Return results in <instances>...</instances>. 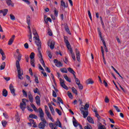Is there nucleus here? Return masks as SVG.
I'll return each instance as SVG.
<instances>
[{
	"instance_id": "41",
	"label": "nucleus",
	"mask_w": 129,
	"mask_h": 129,
	"mask_svg": "<svg viewBox=\"0 0 129 129\" xmlns=\"http://www.w3.org/2000/svg\"><path fill=\"white\" fill-rule=\"evenodd\" d=\"M49 109L50 110L51 114H52V115H55V111L54 110V108H53V107L49 108Z\"/></svg>"
},
{
	"instance_id": "18",
	"label": "nucleus",
	"mask_w": 129,
	"mask_h": 129,
	"mask_svg": "<svg viewBox=\"0 0 129 129\" xmlns=\"http://www.w3.org/2000/svg\"><path fill=\"white\" fill-rule=\"evenodd\" d=\"M54 125H56V126H59V127H62V124H61V122L59 119H57L56 121L54 123Z\"/></svg>"
},
{
	"instance_id": "4",
	"label": "nucleus",
	"mask_w": 129,
	"mask_h": 129,
	"mask_svg": "<svg viewBox=\"0 0 129 129\" xmlns=\"http://www.w3.org/2000/svg\"><path fill=\"white\" fill-rule=\"evenodd\" d=\"M35 44L38 47V56L39 58H42V57H43L42 55V52H41V49H42V43L41 42V41L40 40V38H39V37H36V38H35Z\"/></svg>"
},
{
	"instance_id": "31",
	"label": "nucleus",
	"mask_w": 129,
	"mask_h": 129,
	"mask_svg": "<svg viewBox=\"0 0 129 129\" xmlns=\"http://www.w3.org/2000/svg\"><path fill=\"white\" fill-rule=\"evenodd\" d=\"M63 77L67 81H68V82H70V83L71 82V80L69 79V78H68V76H67V75H64Z\"/></svg>"
},
{
	"instance_id": "1",
	"label": "nucleus",
	"mask_w": 129,
	"mask_h": 129,
	"mask_svg": "<svg viewBox=\"0 0 129 129\" xmlns=\"http://www.w3.org/2000/svg\"><path fill=\"white\" fill-rule=\"evenodd\" d=\"M16 53L18 54L17 57L18 60L16 61V66L18 72V76L16 77V79L19 78V79H20V80H23V79H24V78L23 77V75H24V72L23 71L21 70V67L20 66V61L22 59V54L20 53L19 49H17Z\"/></svg>"
},
{
	"instance_id": "57",
	"label": "nucleus",
	"mask_w": 129,
	"mask_h": 129,
	"mask_svg": "<svg viewBox=\"0 0 129 129\" xmlns=\"http://www.w3.org/2000/svg\"><path fill=\"white\" fill-rule=\"evenodd\" d=\"M100 39H101V40L103 45H106V43H105V41H104V39H103V38H102V36L100 37Z\"/></svg>"
},
{
	"instance_id": "32",
	"label": "nucleus",
	"mask_w": 129,
	"mask_h": 129,
	"mask_svg": "<svg viewBox=\"0 0 129 129\" xmlns=\"http://www.w3.org/2000/svg\"><path fill=\"white\" fill-rule=\"evenodd\" d=\"M73 122L75 127H77V126H78V125L80 124L79 123H78V122H77V121L76 120H74Z\"/></svg>"
},
{
	"instance_id": "49",
	"label": "nucleus",
	"mask_w": 129,
	"mask_h": 129,
	"mask_svg": "<svg viewBox=\"0 0 129 129\" xmlns=\"http://www.w3.org/2000/svg\"><path fill=\"white\" fill-rule=\"evenodd\" d=\"M57 100H58V101H59V102H60L61 104H63V100H62V99H61L60 97H57Z\"/></svg>"
},
{
	"instance_id": "39",
	"label": "nucleus",
	"mask_w": 129,
	"mask_h": 129,
	"mask_svg": "<svg viewBox=\"0 0 129 129\" xmlns=\"http://www.w3.org/2000/svg\"><path fill=\"white\" fill-rule=\"evenodd\" d=\"M64 28L66 32H67L68 33H69V32H70V30L69 29V28L68 27V26L67 25V24L64 25Z\"/></svg>"
},
{
	"instance_id": "26",
	"label": "nucleus",
	"mask_w": 129,
	"mask_h": 129,
	"mask_svg": "<svg viewBox=\"0 0 129 129\" xmlns=\"http://www.w3.org/2000/svg\"><path fill=\"white\" fill-rule=\"evenodd\" d=\"M82 113L83 114L84 118H86V117H87V116H88V111H84L82 112Z\"/></svg>"
},
{
	"instance_id": "12",
	"label": "nucleus",
	"mask_w": 129,
	"mask_h": 129,
	"mask_svg": "<svg viewBox=\"0 0 129 129\" xmlns=\"http://www.w3.org/2000/svg\"><path fill=\"white\" fill-rule=\"evenodd\" d=\"M27 106V104L24 102H22L20 103V107L22 110L24 111L25 109H26V107Z\"/></svg>"
},
{
	"instance_id": "22",
	"label": "nucleus",
	"mask_w": 129,
	"mask_h": 129,
	"mask_svg": "<svg viewBox=\"0 0 129 129\" xmlns=\"http://www.w3.org/2000/svg\"><path fill=\"white\" fill-rule=\"evenodd\" d=\"M6 3L9 6L14 7V3L12 2V0H7Z\"/></svg>"
},
{
	"instance_id": "36",
	"label": "nucleus",
	"mask_w": 129,
	"mask_h": 129,
	"mask_svg": "<svg viewBox=\"0 0 129 129\" xmlns=\"http://www.w3.org/2000/svg\"><path fill=\"white\" fill-rule=\"evenodd\" d=\"M6 67V62H4L2 63V64L1 66V70H4L5 69V68Z\"/></svg>"
},
{
	"instance_id": "50",
	"label": "nucleus",
	"mask_w": 129,
	"mask_h": 129,
	"mask_svg": "<svg viewBox=\"0 0 129 129\" xmlns=\"http://www.w3.org/2000/svg\"><path fill=\"white\" fill-rule=\"evenodd\" d=\"M78 86L79 89H80L81 90H82V89H83V86H82V84H79Z\"/></svg>"
},
{
	"instance_id": "64",
	"label": "nucleus",
	"mask_w": 129,
	"mask_h": 129,
	"mask_svg": "<svg viewBox=\"0 0 129 129\" xmlns=\"http://www.w3.org/2000/svg\"><path fill=\"white\" fill-rule=\"evenodd\" d=\"M54 15L55 16H58V11L56 10V8H54Z\"/></svg>"
},
{
	"instance_id": "46",
	"label": "nucleus",
	"mask_w": 129,
	"mask_h": 129,
	"mask_svg": "<svg viewBox=\"0 0 129 129\" xmlns=\"http://www.w3.org/2000/svg\"><path fill=\"white\" fill-rule=\"evenodd\" d=\"M34 78H35L36 83L37 84L39 83V80L38 79V77L35 75H34Z\"/></svg>"
},
{
	"instance_id": "17",
	"label": "nucleus",
	"mask_w": 129,
	"mask_h": 129,
	"mask_svg": "<svg viewBox=\"0 0 129 129\" xmlns=\"http://www.w3.org/2000/svg\"><path fill=\"white\" fill-rule=\"evenodd\" d=\"M35 100L37 105H41V100L40 99V97L39 96H36Z\"/></svg>"
},
{
	"instance_id": "16",
	"label": "nucleus",
	"mask_w": 129,
	"mask_h": 129,
	"mask_svg": "<svg viewBox=\"0 0 129 129\" xmlns=\"http://www.w3.org/2000/svg\"><path fill=\"white\" fill-rule=\"evenodd\" d=\"M28 98L29 99V101L31 103H33V95H32V93L31 92H28Z\"/></svg>"
},
{
	"instance_id": "8",
	"label": "nucleus",
	"mask_w": 129,
	"mask_h": 129,
	"mask_svg": "<svg viewBox=\"0 0 129 129\" xmlns=\"http://www.w3.org/2000/svg\"><path fill=\"white\" fill-rule=\"evenodd\" d=\"M60 84L61 87H63L64 89H68V87L65 85V82L64 80L62 79L61 78L59 79Z\"/></svg>"
},
{
	"instance_id": "52",
	"label": "nucleus",
	"mask_w": 129,
	"mask_h": 129,
	"mask_svg": "<svg viewBox=\"0 0 129 129\" xmlns=\"http://www.w3.org/2000/svg\"><path fill=\"white\" fill-rule=\"evenodd\" d=\"M85 129H92V127H91V126L90 125H87V126H85L84 127Z\"/></svg>"
},
{
	"instance_id": "19",
	"label": "nucleus",
	"mask_w": 129,
	"mask_h": 129,
	"mask_svg": "<svg viewBox=\"0 0 129 129\" xmlns=\"http://www.w3.org/2000/svg\"><path fill=\"white\" fill-rule=\"evenodd\" d=\"M33 34L35 36L33 38L34 39H36V38H39V35H38V33L37 32V30L35 29H33Z\"/></svg>"
},
{
	"instance_id": "53",
	"label": "nucleus",
	"mask_w": 129,
	"mask_h": 129,
	"mask_svg": "<svg viewBox=\"0 0 129 129\" xmlns=\"http://www.w3.org/2000/svg\"><path fill=\"white\" fill-rule=\"evenodd\" d=\"M89 108V104H86L84 106V110H86L88 108Z\"/></svg>"
},
{
	"instance_id": "6",
	"label": "nucleus",
	"mask_w": 129,
	"mask_h": 129,
	"mask_svg": "<svg viewBox=\"0 0 129 129\" xmlns=\"http://www.w3.org/2000/svg\"><path fill=\"white\" fill-rule=\"evenodd\" d=\"M40 63L42 64L43 67L45 68V71L46 72H48V73H50L51 72V70L49 69V68L46 67V64H45V62H44V60L43 59V56L41 57H39Z\"/></svg>"
},
{
	"instance_id": "3",
	"label": "nucleus",
	"mask_w": 129,
	"mask_h": 129,
	"mask_svg": "<svg viewBox=\"0 0 129 129\" xmlns=\"http://www.w3.org/2000/svg\"><path fill=\"white\" fill-rule=\"evenodd\" d=\"M64 42L67 46V48L70 51L71 54H72V58L75 61L76 58H75V54L73 53V50L71 47V45H70V42L68 41L67 37L64 36Z\"/></svg>"
},
{
	"instance_id": "47",
	"label": "nucleus",
	"mask_w": 129,
	"mask_h": 129,
	"mask_svg": "<svg viewBox=\"0 0 129 129\" xmlns=\"http://www.w3.org/2000/svg\"><path fill=\"white\" fill-rule=\"evenodd\" d=\"M113 107L115 108V109H116V111L117 112H120V110H119V109H118V107L115 105H113Z\"/></svg>"
},
{
	"instance_id": "62",
	"label": "nucleus",
	"mask_w": 129,
	"mask_h": 129,
	"mask_svg": "<svg viewBox=\"0 0 129 129\" xmlns=\"http://www.w3.org/2000/svg\"><path fill=\"white\" fill-rule=\"evenodd\" d=\"M109 113H110V115H111V116H113V115H114V114H113V112H112L111 110H110L109 111Z\"/></svg>"
},
{
	"instance_id": "20",
	"label": "nucleus",
	"mask_w": 129,
	"mask_h": 129,
	"mask_svg": "<svg viewBox=\"0 0 129 129\" xmlns=\"http://www.w3.org/2000/svg\"><path fill=\"white\" fill-rule=\"evenodd\" d=\"M87 119L88 120V121L89 122H90V123H92L93 124H94V120H93V119H92V118L90 116H88L87 118Z\"/></svg>"
},
{
	"instance_id": "27",
	"label": "nucleus",
	"mask_w": 129,
	"mask_h": 129,
	"mask_svg": "<svg viewBox=\"0 0 129 129\" xmlns=\"http://www.w3.org/2000/svg\"><path fill=\"white\" fill-rule=\"evenodd\" d=\"M44 22L46 24H48V22L49 23H52V20L50 18L47 17L46 19L44 20Z\"/></svg>"
},
{
	"instance_id": "10",
	"label": "nucleus",
	"mask_w": 129,
	"mask_h": 129,
	"mask_svg": "<svg viewBox=\"0 0 129 129\" xmlns=\"http://www.w3.org/2000/svg\"><path fill=\"white\" fill-rule=\"evenodd\" d=\"M54 63H55V65L57 67H62L63 66V64L61 61H58V59H54Z\"/></svg>"
},
{
	"instance_id": "7",
	"label": "nucleus",
	"mask_w": 129,
	"mask_h": 129,
	"mask_svg": "<svg viewBox=\"0 0 129 129\" xmlns=\"http://www.w3.org/2000/svg\"><path fill=\"white\" fill-rule=\"evenodd\" d=\"M11 93L13 94V96H16V90H15V88L13 85V84H11L9 87Z\"/></svg>"
},
{
	"instance_id": "2",
	"label": "nucleus",
	"mask_w": 129,
	"mask_h": 129,
	"mask_svg": "<svg viewBox=\"0 0 129 129\" xmlns=\"http://www.w3.org/2000/svg\"><path fill=\"white\" fill-rule=\"evenodd\" d=\"M39 112V116L40 118V120L42 122H40L38 125V128L43 129L44 127H46V124H47V121L46 119L44 118V111H43V109L41 108H38Z\"/></svg>"
},
{
	"instance_id": "51",
	"label": "nucleus",
	"mask_w": 129,
	"mask_h": 129,
	"mask_svg": "<svg viewBox=\"0 0 129 129\" xmlns=\"http://www.w3.org/2000/svg\"><path fill=\"white\" fill-rule=\"evenodd\" d=\"M97 30H98V32L100 38L102 37V35L101 34V32L100 31V29H99V28H98Z\"/></svg>"
},
{
	"instance_id": "63",
	"label": "nucleus",
	"mask_w": 129,
	"mask_h": 129,
	"mask_svg": "<svg viewBox=\"0 0 129 129\" xmlns=\"http://www.w3.org/2000/svg\"><path fill=\"white\" fill-rule=\"evenodd\" d=\"M99 129H106V128H105V126L104 125H100L99 127Z\"/></svg>"
},
{
	"instance_id": "33",
	"label": "nucleus",
	"mask_w": 129,
	"mask_h": 129,
	"mask_svg": "<svg viewBox=\"0 0 129 129\" xmlns=\"http://www.w3.org/2000/svg\"><path fill=\"white\" fill-rule=\"evenodd\" d=\"M68 71H69L70 73H71L72 74H74V73H75L74 70H73V69H72V68H68Z\"/></svg>"
},
{
	"instance_id": "21",
	"label": "nucleus",
	"mask_w": 129,
	"mask_h": 129,
	"mask_svg": "<svg viewBox=\"0 0 129 129\" xmlns=\"http://www.w3.org/2000/svg\"><path fill=\"white\" fill-rule=\"evenodd\" d=\"M86 84H93L94 82L92 80V79H89L86 82Z\"/></svg>"
},
{
	"instance_id": "30",
	"label": "nucleus",
	"mask_w": 129,
	"mask_h": 129,
	"mask_svg": "<svg viewBox=\"0 0 129 129\" xmlns=\"http://www.w3.org/2000/svg\"><path fill=\"white\" fill-rule=\"evenodd\" d=\"M29 117L30 118H35V119H37V118H38V116H37V115L33 114L29 115Z\"/></svg>"
},
{
	"instance_id": "13",
	"label": "nucleus",
	"mask_w": 129,
	"mask_h": 129,
	"mask_svg": "<svg viewBox=\"0 0 129 129\" xmlns=\"http://www.w3.org/2000/svg\"><path fill=\"white\" fill-rule=\"evenodd\" d=\"M15 38H16V36L13 35L8 41V45H11L12 44H13V43H14V41H15Z\"/></svg>"
},
{
	"instance_id": "5",
	"label": "nucleus",
	"mask_w": 129,
	"mask_h": 129,
	"mask_svg": "<svg viewBox=\"0 0 129 129\" xmlns=\"http://www.w3.org/2000/svg\"><path fill=\"white\" fill-rule=\"evenodd\" d=\"M30 63L32 67H35V53L31 52L30 55Z\"/></svg>"
},
{
	"instance_id": "14",
	"label": "nucleus",
	"mask_w": 129,
	"mask_h": 129,
	"mask_svg": "<svg viewBox=\"0 0 129 129\" xmlns=\"http://www.w3.org/2000/svg\"><path fill=\"white\" fill-rule=\"evenodd\" d=\"M27 24L28 25V28L29 30V31H31V27H30V24H31V17L30 16H27Z\"/></svg>"
},
{
	"instance_id": "42",
	"label": "nucleus",
	"mask_w": 129,
	"mask_h": 129,
	"mask_svg": "<svg viewBox=\"0 0 129 129\" xmlns=\"http://www.w3.org/2000/svg\"><path fill=\"white\" fill-rule=\"evenodd\" d=\"M23 96H25V97H28V94L27 93V92L26 91L23 90H22Z\"/></svg>"
},
{
	"instance_id": "54",
	"label": "nucleus",
	"mask_w": 129,
	"mask_h": 129,
	"mask_svg": "<svg viewBox=\"0 0 129 129\" xmlns=\"http://www.w3.org/2000/svg\"><path fill=\"white\" fill-rule=\"evenodd\" d=\"M76 83L77 85L80 84V81L78 78H76Z\"/></svg>"
},
{
	"instance_id": "58",
	"label": "nucleus",
	"mask_w": 129,
	"mask_h": 129,
	"mask_svg": "<svg viewBox=\"0 0 129 129\" xmlns=\"http://www.w3.org/2000/svg\"><path fill=\"white\" fill-rule=\"evenodd\" d=\"M22 102H24L26 103V102H29V100H27V99H22Z\"/></svg>"
},
{
	"instance_id": "38",
	"label": "nucleus",
	"mask_w": 129,
	"mask_h": 129,
	"mask_svg": "<svg viewBox=\"0 0 129 129\" xmlns=\"http://www.w3.org/2000/svg\"><path fill=\"white\" fill-rule=\"evenodd\" d=\"M2 125L4 126V127H6V125H7V124L8 123L7 122V121L6 120H3L2 121Z\"/></svg>"
},
{
	"instance_id": "61",
	"label": "nucleus",
	"mask_w": 129,
	"mask_h": 129,
	"mask_svg": "<svg viewBox=\"0 0 129 129\" xmlns=\"http://www.w3.org/2000/svg\"><path fill=\"white\" fill-rule=\"evenodd\" d=\"M16 120H17V122L20 121V117L18 115L16 116Z\"/></svg>"
},
{
	"instance_id": "9",
	"label": "nucleus",
	"mask_w": 129,
	"mask_h": 129,
	"mask_svg": "<svg viewBox=\"0 0 129 129\" xmlns=\"http://www.w3.org/2000/svg\"><path fill=\"white\" fill-rule=\"evenodd\" d=\"M47 45L48 46H49L51 50H53V49H54V47H55V42L51 40H49L47 43Z\"/></svg>"
},
{
	"instance_id": "37",
	"label": "nucleus",
	"mask_w": 129,
	"mask_h": 129,
	"mask_svg": "<svg viewBox=\"0 0 129 129\" xmlns=\"http://www.w3.org/2000/svg\"><path fill=\"white\" fill-rule=\"evenodd\" d=\"M61 72H62V73H68V71H67V69L66 68H62L60 69Z\"/></svg>"
},
{
	"instance_id": "24",
	"label": "nucleus",
	"mask_w": 129,
	"mask_h": 129,
	"mask_svg": "<svg viewBox=\"0 0 129 129\" xmlns=\"http://www.w3.org/2000/svg\"><path fill=\"white\" fill-rule=\"evenodd\" d=\"M2 94L3 96L7 97V96H8V91H7L6 89H3Z\"/></svg>"
},
{
	"instance_id": "35",
	"label": "nucleus",
	"mask_w": 129,
	"mask_h": 129,
	"mask_svg": "<svg viewBox=\"0 0 129 129\" xmlns=\"http://www.w3.org/2000/svg\"><path fill=\"white\" fill-rule=\"evenodd\" d=\"M72 90L73 93L76 94V95H77V94H78V93L77 92V90H76V89H75V88L72 87Z\"/></svg>"
},
{
	"instance_id": "11",
	"label": "nucleus",
	"mask_w": 129,
	"mask_h": 129,
	"mask_svg": "<svg viewBox=\"0 0 129 129\" xmlns=\"http://www.w3.org/2000/svg\"><path fill=\"white\" fill-rule=\"evenodd\" d=\"M76 54L77 60L78 61V62H80V51H79L77 48H76Z\"/></svg>"
},
{
	"instance_id": "45",
	"label": "nucleus",
	"mask_w": 129,
	"mask_h": 129,
	"mask_svg": "<svg viewBox=\"0 0 129 129\" xmlns=\"http://www.w3.org/2000/svg\"><path fill=\"white\" fill-rule=\"evenodd\" d=\"M68 95L69 97L71 98V99H72V98H73V96H72V94L71 92H68Z\"/></svg>"
},
{
	"instance_id": "44",
	"label": "nucleus",
	"mask_w": 129,
	"mask_h": 129,
	"mask_svg": "<svg viewBox=\"0 0 129 129\" xmlns=\"http://www.w3.org/2000/svg\"><path fill=\"white\" fill-rule=\"evenodd\" d=\"M88 15L91 21H92V17L91 16V13H90V11H89V10L88 11Z\"/></svg>"
},
{
	"instance_id": "43",
	"label": "nucleus",
	"mask_w": 129,
	"mask_h": 129,
	"mask_svg": "<svg viewBox=\"0 0 129 129\" xmlns=\"http://www.w3.org/2000/svg\"><path fill=\"white\" fill-rule=\"evenodd\" d=\"M104 101L106 103H108V102H109V99L107 96H105Z\"/></svg>"
},
{
	"instance_id": "48",
	"label": "nucleus",
	"mask_w": 129,
	"mask_h": 129,
	"mask_svg": "<svg viewBox=\"0 0 129 129\" xmlns=\"http://www.w3.org/2000/svg\"><path fill=\"white\" fill-rule=\"evenodd\" d=\"M47 54L49 58H50V59H52V53H51V51H48Z\"/></svg>"
},
{
	"instance_id": "29",
	"label": "nucleus",
	"mask_w": 129,
	"mask_h": 129,
	"mask_svg": "<svg viewBox=\"0 0 129 129\" xmlns=\"http://www.w3.org/2000/svg\"><path fill=\"white\" fill-rule=\"evenodd\" d=\"M31 107H32L34 111H36V112L38 111V109L37 108V107H36L34 104H31Z\"/></svg>"
},
{
	"instance_id": "28",
	"label": "nucleus",
	"mask_w": 129,
	"mask_h": 129,
	"mask_svg": "<svg viewBox=\"0 0 129 129\" xmlns=\"http://www.w3.org/2000/svg\"><path fill=\"white\" fill-rule=\"evenodd\" d=\"M45 113L47 116L48 117V118H50L51 117H52V115H51V113H50L49 110H46Z\"/></svg>"
},
{
	"instance_id": "59",
	"label": "nucleus",
	"mask_w": 129,
	"mask_h": 129,
	"mask_svg": "<svg viewBox=\"0 0 129 129\" xmlns=\"http://www.w3.org/2000/svg\"><path fill=\"white\" fill-rule=\"evenodd\" d=\"M33 91L35 93H38V92H39V89L36 88L35 89H34Z\"/></svg>"
},
{
	"instance_id": "55",
	"label": "nucleus",
	"mask_w": 129,
	"mask_h": 129,
	"mask_svg": "<svg viewBox=\"0 0 129 129\" xmlns=\"http://www.w3.org/2000/svg\"><path fill=\"white\" fill-rule=\"evenodd\" d=\"M52 96H53V97H57V94L54 90L52 91Z\"/></svg>"
},
{
	"instance_id": "40",
	"label": "nucleus",
	"mask_w": 129,
	"mask_h": 129,
	"mask_svg": "<svg viewBox=\"0 0 129 129\" xmlns=\"http://www.w3.org/2000/svg\"><path fill=\"white\" fill-rule=\"evenodd\" d=\"M55 111L59 114V115H62V112L58 108L55 109Z\"/></svg>"
},
{
	"instance_id": "15",
	"label": "nucleus",
	"mask_w": 129,
	"mask_h": 129,
	"mask_svg": "<svg viewBox=\"0 0 129 129\" xmlns=\"http://www.w3.org/2000/svg\"><path fill=\"white\" fill-rule=\"evenodd\" d=\"M8 12H9V10L8 9H3L2 10H0V14H3V16L5 17V16L7 15V14H8Z\"/></svg>"
},
{
	"instance_id": "56",
	"label": "nucleus",
	"mask_w": 129,
	"mask_h": 129,
	"mask_svg": "<svg viewBox=\"0 0 129 129\" xmlns=\"http://www.w3.org/2000/svg\"><path fill=\"white\" fill-rule=\"evenodd\" d=\"M54 124L53 123H49V126L51 127V128L53 129L54 128Z\"/></svg>"
},
{
	"instance_id": "34",
	"label": "nucleus",
	"mask_w": 129,
	"mask_h": 129,
	"mask_svg": "<svg viewBox=\"0 0 129 129\" xmlns=\"http://www.w3.org/2000/svg\"><path fill=\"white\" fill-rule=\"evenodd\" d=\"M10 19L12 20V21H15V20H16V17L14 15V14H11L10 15Z\"/></svg>"
},
{
	"instance_id": "60",
	"label": "nucleus",
	"mask_w": 129,
	"mask_h": 129,
	"mask_svg": "<svg viewBox=\"0 0 129 129\" xmlns=\"http://www.w3.org/2000/svg\"><path fill=\"white\" fill-rule=\"evenodd\" d=\"M24 47H25V49H29V44H28V43H26L24 44Z\"/></svg>"
},
{
	"instance_id": "23",
	"label": "nucleus",
	"mask_w": 129,
	"mask_h": 129,
	"mask_svg": "<svg viewBox=\"0 0 129 129\" xmlns=\"http://www.w3.org/2000/svg\"><path fill=\"white\" fill-rule=\"evenodd\" d=\"M29 35H28V37L29 38V41L30 42H32V30L29 31Z\"/></svg>"
},
{
	"instance_id": "25",
	"label": "nucleus",
	"mask_w": 129,
	"mask_h": 129,
	"mask_svg": "<svg viewBox=\"0 0 129 129\" xmlns=\"http://www.w3.org/2000/svg\"><path fill=\"white\" fill-rule=\"evenodd\" d=\"M60 6H61V7H63L64 8H67L68 7V5H66L63 0L60 1Z\"/></svg>"
}]
</instances>
